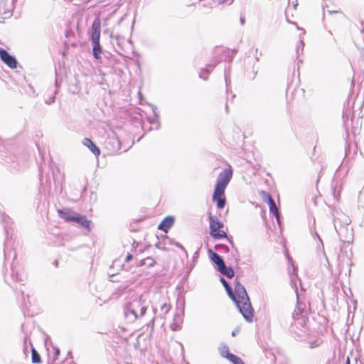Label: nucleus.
I'll return each instance as SVG.
<instances>
[{
	"label": "nucleus",
	"instance_id": "37998d69",
	"mask_svg": "<svg viewBox=\"0 0 364 364\" xmlns=\"http://www.w3.org/2000/svg\"><path fill=\"white\" fill-rule=\"evenodd\" d=\"M311 234L314 237H317L319 240V242H321V247H322V249H323V241L321 239L320 236L318 235V234L316 232V231L314 230V232L311 231Z\"/></svg>",
	"mask_w": 364,
	"mask_h": 364
},
{
	"label": "nucleus",
	"instance_id": "a19ab883",
	"mask_svg": "<svg viewBox=\"0 0 364 364\" xmlns=\"http://www.w3.org/2000/svg\"><path fill=\"white\" fill-rule=\"evenodd\" d=\"M173 245L181 249L184 252L185 254L186 255V256H188V252L186 250V249L184 248V247L181 244L179 243L178 242H173Z\"/></svg>",
	"mask_w": 364,
	"mask_h": 364
},
{
	"label": "nucleus",
	"instance_id": "13d9d810",
	"mask_svg": "<svg viewBox=\"0 0 364 364\" xmlns=\"http://www.w3.org/2000/svg\"><path fill=\"white\" fill-rule=\"evenodd\" d=\"M175 316H177V321L181 324L182 323V318L180 314H176Z\"/></svg>",
	"mask_w": 364,
	"mask_h": 364
},
{
	"label": "nucleus",
	"instance_id": "9d476101",
	"mask_svg": "<svg viewBox=\"0 0 364 364\" xmlns=\"http://www.w3.org/2000/svg\"><path fill=\"white\" fill-rule=\"evenodd\" d=\"M261 195L264 196V200L268 204L270 213L276 218L278 224L280 225L281 214L272 196L265 191H262Z\"/></svg>",
	"mask_w": 364,
	"mask_h": 364
},
{
	"label": "nucleus",
	"instance_id": "72a5a7b5",
	"mask_svg": "<svg viewBox=\"0 0 364 364\" xmlns=\"http://www.w3.org/2000/svg\"><path fill=\"white\" fill-rule=\"evenodd\" d=\"M351 114V111L349 109H344L343 112V119L344 126H346V119H348Z\"/></svg>",
	"mask_w": 364,
	"mask_h": 364
},
{
	"label": "nucleus",
	"instance_id": "c85d7f7f",
	"mask_svg": "<svg viewBox=\"0 0 364 364\" xmlns=\"http://www.w3.org/2000/svg\"><path fill=\"white\" fill-rule=\"evenodd\" d=\"M147 121L151 125H156L154 128L155 129H159L160 124L159 122V117L149 116L147 117Z\"/></svg>",
	"mask_w": 364,
	"mask_h": 364
},
{
	"label": "nucleus",
	"instance_id": "1a4fd4ad",
	"mask_svg": "<svg viewBox=\"0 0 364 364\" xmlns=\"http://www.w3.org/2000/svg\"><path fill=\"white\" fill-rule=\"evenodd\" d=\"M136 312L139 313V316L142 318L147 310L148 304L145 299H142V295L135 296L129 301Z\"/></svg>",
	"mask_w": 364,
	"mask_h": 364
},
{
	"label": "nucleus",
	"instance_id": "e433bc0d",
	"mask_svg": "<svg viewBox=\"0 0 364 364\" xmlns=\"http://www.w3.org/2000/svg\"><path fill=\"white\" fill-rule=\"evenodd\" d=\"M156 264V261L151 257H146V264L148 267H153Z\"/></svg>",
	"mask_w": 364,
	"mask_h": 364
},
{
	"label": "nucleus",
	"instance_id": "c03bdc74",
	"mask_svg": "<svg viewBox=\"0 0 364 364\" xmlns=\"http://www.w3.org/2000/svg\"><path fill=\"white\" fill-rule=\"evenodd\" d=\"M154 322H155V318L154 317L151 321L150 322L147 324V326L151 328V334L152 333V332L154 331Z\"/></svg>",
	"mask_w": 364,
	"mask_h": 364
},
{
	"label": "nucleus",
	"instance_id": "603ef678",
	"mask_svg": "<svg viewBox=\"0 0 364 364\" xmlns=\"http://www.w3.org/2000/svg\"><path fill=\"white\" fill-rule=\"evenodd\" d=\"M257 73V69L255 70V67L253 66V71H252V75H250L249 77L251 78V79H255L256 75Z\"/></svg>",
	"mask_w": 364,
	"mask_h": 364
},
{
	"label": "nucleus",
	"instance_id": "5fc2aeb1",
	"mask_svg": "<svg viewBox=\"0 0 364 364\" xmlns=\"http://www.w3.org/2000/svg\"><path fill=\"white\" fill-rule=\"evenodd\" d=\"M323 255H324V257H325L326 262V264H327V265H328V268H331V264H330V262H329V260H328V257H327V256H326V253H325L324 252H323Z\"/></svg>",
	"mask_w": 364,
	"mask_h": 364
},
{
	"label": "nucleus",
	"instance_id": "f03ea898",
	"mask_svg": "<svg viewBox=\"0 0 364 364\" xmlns=\"http://www.w3.org/2000/svg\"><path fill=\"white\" fill-rule=\"evenodd\" d=\"M220 281L223 285L227 294L236 305L245 321L250 323L252 322L255 311L243 284L236 278L234 281V292L232 287L224 277H221Z\"/></svg>",
	"mask_w": 364,
	"mask_h": 364
},
{
	"label": "nucleus",
	"instance_id": "7ed1b4c3",
	"mask_svg": "<svg viewBox=\"0 0 364 364\" xmlns=\"http://www.w3.org/2000/svg\"><path fill=\"white\" fill-rule=\"evenodd\" d=\"M295 291L296 294V308L291 315L282 317L280 322L284 327L288 328L291 333L301 338L306 334L305 329L309 318L306 304L299 300L297 289Z\"/></svg>",
	"mask_w": 364,
	"mask_h": 364
},
{
	"label": "nucleus",
	"instance_id": "6ab92c4d",
	"mask_svg": "<svg viewBox=\"0 0 364 364\" xmlns=\"http://www.w3.org/2000/svg\"><path fill=\"white\" fill-rule=\"evenodd\" d=\"M82 144L84 146H87L95 156H100L101 152L100 149L92 139L84 138Z\"/></svg>",
	"mask_w": 364,
	"mask_h": 364
},
{
	"label": "nucleus",
	"instance_id": "39448f33",
	"mask_svg": "<svg viewBox=\"0 0 364 364\" xmlns=\"http://www.w3.org/2000/svg\"><path fill=\"white\" fill-rule=\"evenodd\" d=\"M208 253L210 261L215 264V269L219 273L225 276L228 279H232L235 277V272L232 262H230V265L227 266L223 257L214 252L212 249H208Z\"/></svg>",
	"mask_w": 364,
	"mask_h": 364
},
{
	"label": "nucleus",
	"instance_id": "cd10ccee",
	"mask_svg": "<svg viewBox=\"0 0 364 364\" xmlns=\"http://www.w3.org/2000/svg\"><path fill=\"white\" fill-rule=\"evenodd\" d=\"M113 264L114 265H117H117H120L122 267V269L125 270V271H127V272H132V273L135 272L134 270H132V267H128L124 263V264H121V262H120L119 259H115L113 262Z\"/></svg>",
	"mask_w": 364,
	"mask_h": 364
},
{
	"label": "nucleus",
	"instance_id": "4d7b16f0",
	"mask_svg": "<svg viewBox=\"0 0 364 364\" xmlns=\"http://www.w3.org/2000/svg\"><path fill=\"white\" fill-rule=\"evenodd\" d=\"M167 240L170 245H173V242H175L173 239H171L167 236H165V238L164 239V240Z\"/></svg>",
	"mask_w": 364,
	"mask_h": 364
},
{
	"label": "nucleus",
	"instance_id": "473e14b6",
	"mask_svg": "<svg viewBox=\"0 0 364 364\" xmlns=\"http://www.w3.org/2000/svg\"><path fill=\"white\" fill-rule=\"evenodd\" d=\"M174 322L171 325V330L176 331L181 329V324L177 321V316H174Z\"/></svg>",
	"mask_w": 364,
	"mask_h": 364
},
{
	"label": "nucleus",
	"instance_id": "0eeeda50",
	"mask_svg": "<svg viewBox=\"0 0 364 364\" xmlns=\"http://www.w3.org/2000/svg\"><path fill=\"white\" fill-rule=\"evenodd\" d=\"M364 105V98L363 99V102L361 103V105L360 106V112L358 113V119H355V112L356 111H354L353 113V117L351 119V124H352V134L355 136L356 138L358 137V140H360V138H362V125H363V115H360L362 114V109L361 107Z\"/></svg>",
	"mask_w": 364,
	"mask_h": 364
},
{
	"label": "nucleus",
	"instance_id": "c9c22d12",
	"mask_svg": "<svg viewBox=\"0 0 364 364\" xmlns=\"http://www.w3.org/2000/svg\"><path fill=\"white\" fill-rule=\"evenodd\" d=\"M230 353L229 351V348L228 346H224L223 348L220 349V355L222 357L227 358V354Z\"/></svg>",
	"mask_w": 364,
	"mask_h": 364
},
{
	"label": "nucleus",
	"instance_id": "4be33fe9",
	"mask_svg": "<svg viewBox=\"0 0 364 364\" xmlns=\"http://www.w3.org/2000/svg\"><path fill=\"white\" fill-rule=\"evenodd\" d=\"M209 234L214 240L228 238L227 233L224 230H221L220 229L218 230L209 231Z\"/></svg>",
	"mask_w": 364,
	"mask_h": 364
},
{
	"label": "nucleus",
	"instance_id": "dca6fc26",
	"mask_svg": "<svg viewBox=\"0 0 364 364\" xmlns=\"http://www.w3.org/2000/svg\"><path fill=\"white\" fill-rule=\"evenodd\" d=\"M73 223L78 224L82 228L87 230H90L92 229L91 220L87 219V218L85 215H81L78 213H77L75 215Z\"/></svg>",
	"mask_w": 364,
	"mask_h": 364
},
{
	"label": "nucleus",
	"instance_id": "bf43d9fd",
	"mask_svg": "<svg viewBox=\"0 0 364 364\" xmlns=\"http://www.w3.org/2000/svg\"><path fill=\"white\" fill-rule=\"evenodd\" d=\"M232 53H233V55L230 57V62L232 60V59L234 58V55L237 53V49H233L232 50Z\"/></svg>",
	"mask_w": 364,
	"mask_h": 364
},
{
	"label": "nucleus",
	"instance_id": "20e7f679",
	"mask_svg": "<svg viewBox=\"0 0 364 364\" xmlns=\"http://www.w3.org/2000/svg\"><path fill=\"white\" fill-rule=\"evenodd\" d=\"M101 19L96 16L92 23L90 40L92 45V55L96 60L101 58L102 48L100 45Z\"/></svg>",
	"mask_w": 364,
	"mask_h": 364
},
{
	"label": "nucleus",
	"instance_id": "49530a36",
	"mask_svg": "<svg viewBox=\"0 0 364 364\" xmlns=\"http://www.w3.org/2000/svg\"><path fill=\"white\" fill-rule=\"evenodd\" d=\"M361 195H362V192L360 191L359 194H358V208H363V202H362V200H361Z\"/></svg>",
	"mask_w": 364,
	"mask_h": 364
},
{
	"label": "nucleus",
	"instance_id": "69168bd1",
	"mask_svg": "<svg viewBox=\"0 0 364 364\" xmlns=\"http://www.w3.org/2000/svg\"><path fill=\"white\" fill-rule=\"evenodd\" d=\"M240 23L242 25H243L245 23V18L241 17L240 19Z\"/></svg>",
	"mask_w": 364,
	"mask_h": 364
},
{
	"label": "nucleus",
	"instance_id": "7c9ffc66",
	"mask_svg": "<svg viewBox=\"0 0 364 364\" xmlns=\"http://www.w3.org/2000/svg\"><path fill=\"white\" fill-rule=\"evenodd\" d=\"M297 29L302 31V33L299 35V38H300L299 43H300V45L297 46V47H296V53H299V50L300 48H301V50H303V49H304V41L302 39H301V36L302 34L304 35L305 33V30L304 28H299L298 26H297Z\"/></svg>",
	"mask_w": 364,
	"mask_h": 364
},
{
	"label": "nucleus",
	"instance_id": "412c9836",
	"mask_svg": "<svg viewBox=\"0 0 364 364\" xmlns=\"http://www.w3.org/2000/svg\"><path fill=\"white\" fill-rule=\"evenodd\" d=\"M240 261V253L237 248L232 249V251L230 252V255L228 257V262L230 264V262L232 263L233 264H235V266L239 268Z\"/></svg>",
	"mask_w": 364,
	"mask_h": 364
},
{
	"label": "nucleus",
	"instance_id": "79ce46f5",
	"mask_svg": "<svg viewBox=\"0 0 364 364\" xmlns=\"http://www.w3.org/2000/svg\"><path fill=\"white\" fill-rule=\"evenodd\" d=\"M53 350H54V358H53V360H55L59 356V355L60 353V348L58 346L53 347Z\"/></svg>",
	"mask_w": 364,
	"mask_h": 364
},
{
	"label": "nucleus",
	"instance_id": "bb28decb",
	"mask_svg": "<svg viewBox=\"0 0 364 364\" xmlns=\"http://www.w3.org/2000/svg\"><path fill=\"white\" fill-rule=\"evenodd\" d=\"M16 294L17 300L20 301V299H21V302L22 306H23L25 307H27V304H26V299H25L23 291H22L21 289L19 291H16Z\"/></svg>",
	"mask_w": 364,
	"mask_h": 364
},
{
	"label": "nucleus",
	"instance_id": "680f3d73",
	"mask_svg": "<svg viewBox=\"0 0 364 364\" xmlns=\"http://www.w3.org/2000/svg\"><path fill=\"white\" fill-rule=\"evenodd\" d=\"M198 255H199L198 251H196V252L194 253V255H193V259H197V258L198 257Z\"/></svg>",
	"mask_w": 364,
	"mask_h": 364
},
{
	"label": "nucleus",
	"instance_id": "c756f323",
	"mask_svg": "<svg viewBox=\"0 0 364 364\" xmlns=\"http://www.w3.org/2000/svg\"><path fill=\"white\" fill-rule=\"evenodd\" d=\"M229 70H230V66L228 68L225 67L224 69V77H225V85H226V92H228L229 85L230 84V79L229 73H228Z\"/></svg>",
	"mask_w": 364,
	"mask_h": 364
},
{
	"label": "nucleus",
	"instance_id": "a18cd8bd",
	"mask_svg": "<svg viewBox=\"0 0 364 364\" xmlns=\"http://www.w3.org/2000/svg\"><path fill=\"white\" fill-rule=\"evenodd\" d=\"M225 239H226V240H228V242L230 244V245H231V247H232V249H234V248H237V247L235 245V244H234V242H233L232 236H231V235H230V236H228V238H225Z\"/></svg>",
	"mask_w": 364,
	"mask_h": 364
},
{
	"label": "nucleus",
	"instance_id": "423d86ee",
	"mask_svg": "<svg viewBox=\"0 0 364 364\" xmlns=\"http://www.w3.org/2000/svg\"><path fill=\"white\" fill-rule=\"evenodd\" d=\"M232 174L233 170L231 166L225 168L221 171L218 175L214 187V191H219L220 193L225 192L228 185L232 179Z\"/></svg>",
	"mask_w": 364,
	"mask_h": 364
},
{
	"label": "nucleus",
	"instance_id": "3c124183",
	"mask_svg": "<svg viewBox=\"0 0 364 364\" xmlns=\"http://www.w3.org/2000/svg\"><path fill=\"white\" fill-rule=\"evenodd\" d=\"M155 247H156V248H157L159 250H166L165 247L161 245L160 242H157L155 245Z\"/></svg>",
	"mask_w": 364,
	"mask_h": 364
},
{
	"label": "nucleus",
	"instance_id": "09e8293b",
	"mask_svg": "<svg viewBox=\"0 0 364 364\" xmlns=\"http://www.w3.org/2000/svg\"><path fill=\"white\" fill-rule=\"evenodd\" d=\"M234 0H219V4H228V5H230L232 4Z\"/></svg>",
	"mask_w": 364,
	"mask_h": 364
},
{
	"label": "nucleus",
	"instance_id": "5701e85b",
	"mask_svg": "<svg viewBox=\"0 0 364 364\" xmlns=\"http://www.w3.org/2000/svg\"><path fill=\"white\" fill-rule=\"evenodd\" d=\"M29 343L31 345V360H32V363H34V364H39L41 363V357L40 355V354L38 353V351L35 349V348L33 347L32 343L31 342V341H29Z\"/></svg>",
	"mask_w": 364,
	"mask_h": 364
},
{
	"label": "nucleus",
	"instance_id": "864d4df0",
	"mask_svg": "<svg viewBox=\"0 0 364 364\" xmlns=\"http://www.w3.org/2000/svg\"><path fill=\"white\" fill-rule=\"evenodd\" d=\"M27 340H28V336H26L24 337V348H23V351H24V353L26 355V352H27V347L26 346V342H27Z\"/></svg>",
	"mask_w": 364,
	"mask_h": 364
},
{
	"label": "nucleus",
	"instance_id": "0e129e2a",
	"mask_svg": "<svg viewBox=\"0 0 364 364\" xmlns=\"http://www.w3.org/2000/svg\"><path fill=\"white\" fill-rule=\"evenodd\" d=\"M345 364H351V361H350V358L348 356L346 358Z\"/></svg>",
	"mask_w": 364,
	"mask_h": 364
},
{
	"label": "nucleus",
	"instance_id": "393cba45",
	"mask_svg": "<svg viewBox=\"0 0 364 364\" xmlns=\"http://www.w3.org/2000/svg\"><path fill=\"white\" fill-rule=\"evenodd\" d=\"M214 249L216 251L220 252V253H228L230 252V248L228 247V246L221 243L216 244L214 246Z\"/></svg>",
	"mask_w": 364,
	"mask_h": 364
},
{
	"label": "nucleus",
	"instance_id": "a878e982",
	"mask_svg": "<svg viewBox=\"0 0 364 364\" xmlns=\"http://www.w3.org/2000/svg\"><path fill=\"white\" fill-rule=\"evenodd\" d=\"M108 143L112 146L114 151H118L121 148V142L117 138H110Z\"/></svg>",
	"mask_w": 364,
	"mask_h": 364
},
{
	"label": "nucleus",
	"instance_id": "e2e57ef3",
	"mask_svg": "<svg viewBox=\"0 0 364 364\" xmlns=\"http://www.w3.org/2000/svg\"><path fill=\"white\" fill-rule=\"evenodd\" d=\"M353 362H354L355 364H363V363H362V362H361V360H359V362H358L356 358H354Z\"/></svg>",
	"mask_w": 364,
	"mask_h": 364
},
{
	"label": "nucleus",
	"instance_id": "f3484780",
	"mask_svg": "<svg viewBox=\"0 0 364 364\" xmlns=\"http://www.w3.org/2000/svg\"><path fill=\"white\" fill-rule=\"evenodd\" d=\"M212 200L214 202H216V206L220 210L223 209L226 205L225 192L220 193L219 191H214Z\"/></svg>",
	"mask_w": 364,
	"mask_h": 364
},
{
	"label": "nucleus",
	"instance_id": "de8ad7c7",
	"mask_svg": "<svg viewBox=\"0 0 364 364\" xmlns=\"http://www.w3.org/2000/svg\"><path fill=\"white\" fill-rule=\"evenodd\" d=\"M133 259V255L131 253H128L124 259V263L129 262Z\"/></svg>",
	"mask_w": 364,
	"mask_h": 364
},
{
	"label": "nucleus",
	"instance_id": "aec40b11",
	"mask_svg": "<svg viewBox=\"0 0 364 364\" xmlns=\"http://www.w3.org/2000/svg\"><path fill=\"white\" fill-rule=\"evenodd\" d=\"M343 220L341 221V220L338 218H334L333 220V224L336 231L338 234H340L342 231L343 228H345L346 225H348L350 223V220L346 216H343Z\"/></svg>",
	"mask_w": 364,
	"mask_h": 364
},
{
	"label": "nucleus",
	"instance_id": "2eb2a0df",
	"mask_svg": "<svg viewBox=\"0 0 364 364\" xmlns=\"http://www.w3.org/2000/svg\"><path fill=\"white\" fill-rule=\"evenodd\" d=\"M175 218L172 215L165 217L158 225V229L167 233L171 228L173 225Z\"/></svg>",
	"mask_w": 364,
	"mask_h": 364
},
{
	"label": "nucleus",
	"instance_id": "f704fd0d",
	"mask_svg": "<svg viewBox=\"0 0 364 364\" xmlns=\"http://www.w3.org/2000/svg\"><path fill=\"white\" fill-rule=\"evenodd\" d=\"M57 93V91L55 90L52 95L49 97V98L46 99L45 100L46 103L48 104V105H51L53 104L54 102H55V95Z\"/></svg>",
	"mask_w": 364,
	"mask_h": 364
},
{
	"label": "nucleus",
	"instance_id": "ea45409f",
	"mask_svg": "<svg viewBox=\"0 0 364 364\" xmlns=\"http://www.w3.org/2000/svg\"><path fill=\"white\" fill-rule=\"evenodd\" d=\"M136 267H142L144 265L146 264V257L142 259L136 260Z\"/></svg>",
	"mask_w": 364,
	"mask_h": 364
},
{
	"label": "nucleus",
	"instance_id": "4c0bfd02",
	"mask_svg": "<svg viewBox=\"0 0 364 364\" xmlns=\"http://www.w3.org/2000/svg\"><path fill=\"white\" fill-rule=\"evenodd\" d=\"M208 75H206V70L204 68H202L200 70V72L199 73V77L204 80H207L208 79Z\"/></svg>",
	"mask_w": 364,
	"mask_h": 364
},
{
	"label": "nucleus",
	"instance_id": "774afa93",
	"mask_svg": "<svg viewBox=\"0 0 364 364\" xmlns=\"http://www.w3.org/2000/svg\"><path fill=\"white\" fill-rule=\"evenodd\" d=\"M67 356H68V358H73V356H72V352H71V351H69V352L68 353V355H67Z\"/></svg>",
	"mask_w": 364,
	"mask_h": 364
},
{
	"label": "nucleus",
	"instance_id": "f8f14e48",
	"mask_svg": "<svg viewBox=\"0 0 364 364\" xmlns=\"http://www.w3.org/2000/svg\"><path fill=\"white\" fill-rule=\"evenodd\" d=\"M139 314L129 301L124 305V316L128 323H134L137 319L141 318Z\"/></svg>",
	"mask_w": 364,
	"mask_h": 364
},
{
	"label": "nucleus",
	"instance_id": "052dcab7",
	"mask_svg": "<svg viewBox=\"0 0 364 364\" xmlns=\"http://www.w3.org/2000/svg\"><path fill=\"white\" fill-rule=\"evenodd\" d=\"M238 332H239V330H238V329H235V330H233V331H232L231 335H232V336H235L238 333Z\"/></svg>",
	"mask_w": 364,
	"mask_h": 364
},
{
	"label": "nucleus",
	"instance_id": "ddd939ff",
	"mask_svg": "<svg viewBox=\"0 0 364 364\" xmlns=\"http://www.w3.org/2000/svg\"><path fill=\"white\" fill-rule=\"evenodd\" d=\"M14 4L11 0H1L0 15L3 19L8 18L12 16Z\"/></svg>",
	"mask_w": 364,
	"mask_h": 364
},
{
	"label": "nucleus",
	"instance_id": "58836bf2",
	"mask_svg": "<svg viewBox=\"0 0 364 364\" xmlns=\"http://www.w3.org/2000/svg\"><path fill=\"white\" fill-rule=\"evenodd\" d=\"M170 309V305L167 304L166 303H164L161 306V310L164 311V314H166L169 311Z\"/></svg>",
	"mask_w": 364,
	"mask_h": 364
},
{
	"label": "nucleus",
	"instance_id": "2f4dec72",
	"mask_svg": "<svg viewBox=\"0 0 364 364\" xmlns=\"http://www.w3.org/2000/svg\"><path fill=\"white\" fill-rule=\"evenodd\" d=\"M216 65H217V62L207 64L205 68H203L206 70V75H209L213 70V69L215 68Z\"/></svg>",
	"mask_w": 364,
	"mask_h": 364
},
{
	"label": "nucleus",
	"instance_id": "9b49d317",
	"mask_svg": "<svg viewBox=\"0 0 364 364\" xmlns=\"http://www.w3.org/2000/svg\"><path fill=\"white\" fill-rule=\"evenodd\" d=\"M0 59L11 69L17 68L18 61L14 55H11L6 50L0 48Z\"/></svg>",
	"mask_w": 364,
	"mask_h": 364
},
{
	"label": "nucleus",
	"instance_id": "4468645a",
	"mask_svg": "<svg viewBox=\"0 0 364 364\" xmlns=\"http://www.w3.org/2000/svg\"><path fill=\"white\" fill-rule=\"evenodd\" d=\"M58 213L60 218H63L65 222L73 223L77 212L70 208L58 209Z\"/></svg>",
	"mask_w": 364,
	"mask_h": 364
},
{
	"label": "nucleus",
	"instance_id": "b1692460",
	"mask_svg": "<svg viewBox=\"0 0 364 364\" xmlns=\"http://www.w3.org/2000/svg\"><path fill=\"white\" fill-rule=\"evenodd\" d=\"M227 359L232 364H245L243 360L239 356L232 353H228L227 354Z\"/></svg>",
	"mask_w": 364,
	"mask_h": 364
},
{
	"label": "nucleus",
	"instance_id": "338daca9",
	"mask_svg": "<svg viewBox=\"0 0 364 364\" xmlns=\"http://www.w3.org/2000/svg\"><path fill=\"white\" fill-rule=\"evenodd\" d=\"M297 6H298V2L297 1H296L295 2L293 3V7L294 9H296L297 8Z\"/></svg>",
	"mask_w": 364,
	"mask_h": 364
},
{
	"label": "nucleus",
	"instance_id": "8fccbe9b",
	"mask_svg": "<svg viewBox=\"0 0 364 364\" xmlns=\"http://www.w3.org/2000/svg\"><path fill=\"white\" fill-rule=\"evenodd\" d=\"M152 107H153V113H154V116L153 117H159V114L157 112V107L156 106H152Z\"/></svg>",
	"mask_w": 364,
	"mask_h": 364
},
{
	"label": "nucleus",
	"instance_id": "a211bd4d",
	"mask_svg": "<svg viewBox=\"0 0 364 364\" xmlns=\"http://www.w3.org/2000/svg\"><path fill=\"white\" fill-rule=\"evenodd\" d=\"M209 231L218 230L224 227V223L217 216H213L210 213L208 214Z\"/></svg>",
	"mask_w": 364,
	"mask_h": 364
},
{
	"label": "nucleus",
	"instance_id": "6e6d98bb",
	"mask_svg": "<svg viewBox=\"0 0 364 364\" xmlns=\"http://www.w3.org/2000/svg\"><path fill=\"white\" fill-rule=\"evenodd\" d=\"M343 269V264H338V269H339L338 276H340L341 274Z\"/></svg>",
	"mask_w": 364,
	"mask_h": 364
},
{
	"label": "nucleus",
	"instance_id": "f257e3e1",
	"mask_svg": "<svg viewBox=\"0 0 364 364\" xmlns=\"http://www.w3.org/2000/svg\"><path fill=\"white\" fill-rule=\"evenodd\" d=\"M0 223L3 225L6 239L4 243V259L12 258L10 270L4 274L5 282L14 289V284L19 283L24 285L26 280V274L16 259V253L12 247V239L14 235L13 221L11 218L5 212L0 210Z\"/></svg>",
	"mask_w": 364,
	"mask_h": 364
},
{
	"label": "nucleus",
	"instance_id": "6e6552de",
	"mask_svg": "<svg viewBox=\"0 0 364 364\" xmlns=\"http://www.w3.org/2000/svg\"><path fill=\"white\" fill-rule=\"evenodd\" d=\"M1 161L11 172H17L21 169L18 159L15 155L6 153L1 156Z\"/></svg>",
	"mask_w": 364,
	"mask_h": 364
}]
</instances>
